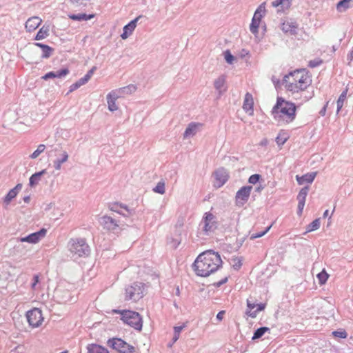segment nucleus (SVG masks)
<instances>
[{"label":"nucleus","mask_w":353,"mask_h":353,"mask_svg":"<svg viewBox=\"0 0 353 353\" xmlns=\"http://www.w3.org/2000/svg\"><path fill=\"white\" fill-rule=\"evenodd\" d=\"M221 265L222 260L219 253L207 250L197 256L193 268L198 276L205 277L217 271Z\"/></svg>","instance_id":"f257e3e1"},{"label":"nucleus","mask_w":353,"mask_h":353,"mask_svg":"<svg viewBox=\"0 0 353 353\" xmlns=\"http://www.w3.org/2000/svg\"><path fill=\"white\" fill-rule=\"evenodd\" d=\"M312 83V77L306 69H297L285 75L283 84L292 93L305 91Z\"/></svg>","instance_id":"f03ea898"},{"label":"nucleus","mask_w":353,"mask_h":353,"mask_svg":"<svg viewBox=\"0 0 353 353\" xmlns=\"http://www.w3.org/2000/svg\"><path fill=\"white\" fill-rule=\"evenodd\" d=\"M296 107L294 103L287 101L281 97H278L274 106L272 113L274 118L285 124L292 123L296 118Z\"/></svg>","instance_id":"7ed1b4c3"},{"label":"nucleus","mask_w":353,"mask_h":353,"mask_svg":"<svg viewBox=\"0 0 353 353\" xmlns=\"http://www.w3.org/2000/svg\"><path fill=\"white\" fill-rule=\"evenodd\" d=\"M114 314L121 315L123 322L137 330H141L143 326V321L141 315L132 310H113Z\"/></svg>","instance_id":"20e7f679"},{"label":"nucleus","mask_w":353,"mask_h":353,"mask_svg":"<svg viewBox=\"0 0 353 353\" xmlns=\"http://www.w3.org/2000/svg\"><path fill=\"white\" fill-rule=\"evenodd\" d=\"M144 290V283L140 282L132 283L125 289L123 294L124 301L137 302L143 296Z\"/></svg>","instance_id":"39448f33"},{"label":"nucleus","mask_w":353,"mask_h":353,"mask_svg":"<svg viewBox=\"0 0 353 353\" xmlns=\"http://www.w3.org/2000/svg\"><path fill=\"white\" fill-rule=\"evenodd\" d=\"M136 87L133 85H128L127 87L121 88L117 90H112L107 95V102L108 105V109L110 111L113 112L118 110V106L116 104V101L121 97V94L128 93V92H132L135 91Z\"/></svg>","instance_id":"423d86ee"},{"label":"nucleus","mask_w":353,"mask_h":353,"mask_svg":"<svg viewBox=\"0 0 353 353\" xmlns=\"http://www.w3.org/2000/svg\"><path fill=\"white\" fill-rule=\"evenodd\" d=\"M70 252L75 256L82 257L88 255L89 246L84 239H72L70 242Z\"/></svg>","instance_id":"0eeeda50"},{"label":"nucleus","mask_w":353,"mask_h":353,"mask_svg":"<svg viewBox=\"0 0 353 353\" xmlns=\"http://www.w3.org/2000/svg\"><path fill=\"white\" fill-rule=\"evenodd\" d=\"M266 12L265 2L262 3L255 11L252 22L250 26V30L252 33L256 34L259 32V27L261 21V19L263 17Z\"/></svg>","instance_id":"6e6552de"},{"label":"nucleus","mask_w":353,"mask_h":353,"mask_svg":"<svg viewBox=\"0 0 353 353\" xmlns=\"http://www.w3.org/2000/svg\"><path fill=\"white\" fill-rule=\"evenodd\" d=\"M108 345L112 349L117 350L120 353H132L134 352V347L123 340L118 338L109 339Z\"/></svg>","instance_id":"1a4fd4ad"},{"label":"nucleus","mask_w":353,"mask_h":353,"mask_svg":"<svg viewBox=\"0 0 353 353\" xmlns=\"http://www.w3.org/2000/svg\"><path fill=\"white\" fill-rule=\"evenodd\" d=\"M26 318L29 325L34 328L39 327L44 320L41 310L37 307L28 311Z\"/></svg>","instance_id":"9d476101"},{"label":"nucleus","mask_w":353,"mask_h":353,"mask_svg":"<svg viewBox=\"0 0 353 353\" xmlns=\"http://www.w3.org/2000/svg\"><path fill=\"white\" fill-rule=\"evenodd\" d=\"M252 189V186H244L238 190L235 196L237 205L242 206L248 201Z\"/></svg>","instance_id":"9b49d317"},{"label":"nucleus","mask_w":353,"mask_h":353,"mask_svg":"<svg viewBox=\"0 0 353 353\" xmlns=\"http://www.w3.org/2000/svg\"><path fill=\"white\" fill-rule=\"evenodd\" d=\"M266 307V303H261L259 304H255L251 303L250 301L247 300V310L245 314L247 316L254 319L256 318L258 312H261Z\"/></svg>","instance_id":"f8f14e48"},{"label":"nucleus","mask_w":353,"mask_h":353,"mask_svg":"<svg viewBox=\"0 0 353 353\" xmlns=\"http://www.w3.org/2000/svg\"><path fill=\"white\" fill-rule=\"evenodd\" d=\"M203 230L205 232H211L216 228V216L210 212H205L203 217Z\"/></svg>","instance_id":"ddd939ff"},{"label":"nucleus","mask_w":353,"mask_h":353,"mask_svg":"<svg viewBox=\"0 0 353 353\" xmlns=\"http://www.w3.org/2000/svg\"><path fill=\"white\" fill-rule=\"evenodd\" d=\"M47 230L42 228L41 230L32 233L26 237H23L20 239L21 242H28L30 243H37L41 239L44 238L46 235Z\"/></svg>","instance_id":"4468645a"},{"label":"nucleus","mask_w":353,"mask_h":353,"mask_svg":"<svg viewBox=\"0 0 353 353\" xmlns=\"http://www.w3.org/2000/svg\"><path fill=\"white\" fill-rule=\"evenodd\" d=\"M228 174L224 169H220L214 172V186L216 188L223 186L228 180Z\"/></svg>","instance_id":"2eb2a0df"},{"label":"nucleus","mask_w":353,"mask_h":353,"mask_svg":"<svg viewBox=\"0 0 353 353\" xmlns=\"http://www.w3.org/2000/svg\"><path fill=\"white\" fill-rule=\"evenodd\" d=\"M243 109L247 112L249 115H253L254 114V99L252 95L248 92L245 95Z\"/></svg>","instance_id":"dca6fc26"},{"label":"nucleus","mask_w":353,"mask_h":353,"mask_svg":"<svg viewBox=\"0 0 353 353\" xmlns=\"http://www.w3.org/2000/svg\"><path fill=\"white\" fill-rule=\"evenodd\" d=\"M101 225L108 230H114L119 227L117 222L109 216H103L101 218Z\"/></svg>","instance_id":"f3484780"},{"label":"nucleus","mask_w":353,"mask_h":353,"mask_svg":"<svg viewBox=\"0 0 353 353\" xmlns=\"http://www.w3.org/2000/svg\"><path fill=\"white\" fill-rule=\"evenodd\" d=\"M141 17V16L137 17L123 27V32L121 35L123 39H126L130 35L132 34L137 26V21Z\"/></svg>","instance_id":"a211bd4d"},{"label":"nucleus","mask_w":353,"mask_h":353,"mask_svg":"<svg viewBox=\"0 0 353 353\" xmlns=\"http://www.w3.org/2000/svg\"><path fill=\"white\" fill-rule=\"evenodd\" d=\"M298 29V24L292 21H285L281 24V30L287 34H295Z\"/></svg>","instance_id":"6ab92c4d"},{"label":"nucleus","mask_w":353,"mask_h":353,"mask_svg":"<svg viewBox=\"0 0 353 353\" xmlns=\"http://www.w3.org/2000/svg\"><path fill=\"white\" fill-rule=\"evenodd\" d=\"M42 20L39 17H32L26 23V28L28 31L35 30L41 23Z\"/></svg>","instance_id":"aec40b11"},{"label":"nucleus","mask_w":353,"mask_h":353,"mask_svg":"<svg viewBox=\"0 0 353 353\" xmlns=\"http://www.w3.org/2000/svg\"><path fill=\"white\" fill-rule=\"evenodd\" d=\"M292 4V0H274L272 6L278 8V12H285L290 9Z\"/></svg>","instance_id":"412c9836"},{"label":"nucleus","mask_w":353,"mask_h":353,"mask_svg":"<svg viewBox=\"0 0 353 353\" xmlns=\"http://www.w3.org/2000/svg\"><path fill=\"white\" fill-rule=\"evenodd\" d=\"M317 174L316 172L307 173L302 176H299V175L296 176V181L299 185H303L305 183H312L316 176Z\"/></svg>","instance_id":"4be33fe9"},{"label":"nucleus","mask_w":353,"mask_h":353,"mask_svg":"<svg viewBox=\"0 0 353 353\" xmlns=\"http://www.w3.org/2000/svg\"><path fill=\"white\" fill-rule=\"evenodd\" d=\"M87 350L88 353H109L106 347L96 343L88 344Z\"/></svg>","instance_id":"5701e85b"},{"label":"nucleus","mask_w":353,"mask_h":353,"mask_svg":"<svg viewBox=\"0 0 353 353\" xmlns=\"http://www.w3.org/2000/svg\"><path fill=\"white\" fill-rule=\"evenodd\" d=\"M21 184H17L14 188L10 190L4 198V203L8 205L10 201L17 196L19 191L21 189Z\"/></svg>","instance_id":"b1692460"},{"label":"nucleus","mask_w":353,"mask_h":353,"mask_svg":"<svg viewBox=\"0 0 353 353\" xmlns=\"http://www.w3.org/2000/svg\"><path fill=\"white\" fill-rule=\"evenodd\" d=\"M202 125L199 123H191L189 124L184 132V137H187L191 135H194L198 128Z\"/></svg>","instance_id":"393cba45"},{"label":"nucleus","mask_w":353,"mask_h":353,"mask_svg":"<svg viewBox=\"0 0 353 353\" xmlns=\"http://www.w3.org/2000/svg\"><path fill=\"white\" fill-rule=\"evenodd\" d=\"M94 14H69L68 17L74 21H87L92 19Z\"/></svg>","instance_id":"a878e982"},{"label":"nucleus","mask_w":353,"mask_h":353,"mask_svg":"<svg viewBox=\"0 0 353 353\" xmlns=\"http://www.w3.org/2000/svg\"><path fill=\"white\" fill-rule=\"evenodd\" d=\"M68 154L67 153V152L63 151L61 154V159H57L54 161V166L55 169L57 170H60L61 168L62 163L66 162L68 161Z\"/></svg>","instance_id":"bb28decb"},{"label":"nucleus","mask_w":353,"mask_h":353,"mask_svg":"<svg viewBox=\"0 0 353 353\" xmlns=\"http://www.w3.org/2000/svg\"><path fill=\"white\" fill-rule=\"evenodd\" d=\"M289 139L288 133L281 131L276 138V142L279 145H283Z\"/></svg>","instance_id":"cd10ccee"},{"label":"nucleus","mask_w":353,"mask_h":353,"mask_svg":"<svg viewBox=\"0 0 353 353\" xmlns=\"http://www.w3.org/2000/svg\"><path fill=\"white\" fill-rule=\"evenodd\" d=\"M35 46L40 47L43 50V57L44 58H48L50 56V54L52 51V48L47 45H44L40 43H36L34 44Z\"/></svg>","instance_id":"c85d7f7f"},{"label":"nucleus","mask_w":353,"mask_h":353,"mask_svg":"<svg viewBox=\"0 0 353 353\" xmlns=\"http://www.w3.org/2000/svg\"><path fill=\"white\" fill-rule=\"evenodd\" d=\"M352 0H342L337 3L336 8L339 12H345L350 8V3Z\"/></svg>","instance_id":"c756f323"},{"label":"nucleus","mask_w":353,"mask_h":353,"mask_svg":"<svg viewBox=\"0 0 353 353\" xmlns=\"http://www.w3.org/2000/svg\"><path fill=\"white\" fill-rule=\"evenodd\" d=\"M48 32H49V29L47 27L43 26L38 31V32L35 37V39L36 40H41V39L46 38L49 34Z\"/></svg>","instance_id":"7c9ffc66"},{"label":"nucleus","mask_w":353,"mask_h":353,"mask_svg":"<svg viewBox=\"0 0 353 353\" xmlns=\"http://www.w3.org/2000/svg\"><path fill=\"white\" fill-rule=\"evenodd\" d=\"M347 94V89L346 88L339 96L337 101V112H339L343 106L344 101L346 100Z\"/></svg>","instance_id":"2f4dec72"},{"label":"nucleus","mask_w":353,"mask_h":353,"mask_svg":"<svg viewBox=\"0 0 353 353\" xmlns=\"http://www.w3.org/2000/svg\"><path fill=\"white\" fill-rule=\"evenodd\" d=\"M320 225V219H316L307 225L306 232H310L314 231L319 228Z\"/></svg>","instance_id":"473e14b6"},{"label":"nucleus","mask_w":353,"mask_h":353,"mask_svg":"<svg viewBox=\"0 0 353 353\" xmlns=\"http://www.w3.org/2000/svg\"><path fill=\"white\" fill-rule=\"evenodd\" d=\"M110 209V210L118 212V213H121V212H120L121 209H124L126 211L129 212V210L127 206L120 204V203H114L111 204Z\"/></svg>","instance_id":"72a5a7b5"},{"label":"nucleus","mask_w":353,"mask_h":353,"mask_svg":"<svg viewBox=\"0 0 353 353\" xmlns=\"http://www.w3.org/2000/svg\"><path fill=\"white\" fill-rule=\"evenodd\" d=\"M319 282L321 285L325 284L329 278L328 274L325 270H323L320 273L317 274Z\"/></svg>","instance_id":"f704fd0d"},{"label":"nucleus","mask_w":353,"mask_h":353,"mask_svg":"<svg viewBox=\"0 0 353 353\" xmlns=\"http://www.w3.org/2000/svg\"><path fill=\"white\" fill-rule=\"evenodd\" d=\"M268 330H269V328L267 327H262L257 329L255 331V332L254 333L252 339L255 340V339L261 338Z\"/></svg>","instance_id":"c9c22d12"},{"label":"nucleus","mask_w":353,"mask_h":353,"mask_svg":"<svg viewBox=\"0 0 353 353\" xmlns=\"http://www.w3.org/2000/svg\"><path fill=\"white\" fill-rule=\"evenodd\" d=\"M225 83V78L223 77H220L214 81V87L216 88V90L221 92L222 89L224 88Z\"/></svg>","instance_id":"e433bc0d"},{"label":"nucleus","mask_w":353,"mask_h":353,"mask_svg":"<svg viewBox=\"0 0 353 353\" xmlns=\"http://www.w3.org/2000/svg\"><path fill=\"white\" fill-rule=\"evenodd\" d=\"M307 192H308V188L307 187H305L303 188H302L298 196H297V200L298 201H302V202H305V199H306V196L307 195Z\"/></svg>","instance_id":"4c0bfd02"},{"label":"nucleus","mask_w":353,"mask_h":353,"mask_svg":"<svg viewBox=\"0 0 353 353\" xmlns=\"http://www.w3.org/2000/svg\"><path fill=\"white\" fill-rule=\"evenodd\" d=\"M153 191L156 193H159L161 194H163L165 192V182L163 181H159L155 188L153 189Z\"/></svg>","instance_id":"58836bf2"},{"label":"nucleus","mask_w":353,"mask_h":353,"mask_svg":"<svg viewBox=\"0 0 353 353\" xmlns=\"http://www.w3.org/2000/svg\"><path fill=\"white\" fill-rule=\"evenodd\" d=\"M45 172V170H42L39 172L32 174L30 178V185H34L39 180V177Z\"/></svg>","instance_id":"ea45409f"},{"label":"nucleus","mask_w":353,"mask_h":353,"mask_svg":"<svg viewBox=\"0 0 353 353\" xmlns=\"http://www.w3.org/2000/svg\"><path fill=\"white\" fill-rule=\"evenodd\" d=\"M46 149V146L43 144H40L37 149L30 155L31 159H36L37 158L40 154H41Z\"/></svg>","instance_id":"a19ab883"},{"label":"nucleus","mask_w":353,"mask_h":353,"mask_svg":"<svg viewBox=\"0 0 353 353\" xmlns=\"http://www.w3.org/2000/svg\"><path fill=\"white\" fill-rule=\"evenodd\" d=\"M272 225H270L269 227H268L263 232H259V233H253L250 235V239L251 240H254L256 238H260L263 236H264L271 228Z\"/></svg>","instance_id":"79ce46f5"},{"label":"nucleus","mask_w":353,"mask_h":353,"mask_svg":"<svg viewBox=\"0 0 353 353\" xmlns=\"http://www.w3.org/2000/svg\"><path fill=\"white\" fill-rule=\"evenodd\" d=\"M185 325L184 324L183 325L176 326L174 327V338H173L174 342H176L179 339V336H180V332L183 329V327H185Z\"/></svg>","instance_id":"37998d69"},{"label":"nucleus","mask_w":353,"mask_h":353,"mask_svg":"<svg viewBox=\"0 0 353 353\" xmlns=\"http://www.w3.org/2000/svg\"><path fill=\"white\" fill-rule=\"evenodd\" d=\"M333 335L341 339H345L347 336V334L345 330L334 331L333 332Z\"/></svg>","instance_id":"c03bdc74"},{"label":"nucleus","mask_w":353,"mask_h":353,"mask_svg":"<svg viewBox=\"0 0 353 353\" xmlns=\"http://www.w3.org/2000/svg\"><path fill=\"white\" fill-rule=\"evenodd\" d=\"M97 70V67L96 66H93L88 72V73L83 77V79L88 82L90 79L91 77H92L94 71Z\"/></svg>","instance_id":"a18cd8bd"},{"label":"nucleus","mask_w":353,"mask_h":353,"mask_svg":"<svg viewBox=\"0 0 353 353\" xmlns=\"http://www.w3.org/2000/svg\"><path fill=\"white\" fill-rule=\"evenodd\" d=\"M69 73V70L67 68H64L61 70L60 71H58L57 72H54L55 77L61 78L63 77H65Z\"/></svg>","instance_id":"49530a36"},{"label":"nucleus","mask_w":353,"mask_h":353,"mask_svg":"<svg viewBox=\"0 0 353 353\" xmlns=\"http://www.w3.org/2000/svg\"><path fill=\"white\" fill-rule=\"evenodd\" d=\"M260 177L261 176L259 174H252L250 176L248 181L252 184H256L259 181Z\"/></svg>","instance_id":"de8ad7c7"},{"label":"nucleus","mask_w":353,"mask_h":353,"mask_svg":"<svg viewBox=\"0 0 353 353\" xmlns=\"http://www.w3.org/2000/svg\"><path fill=\"white\" fill-rule=\"evenodd\" d=\"M225 59L228 63H232L234 59V57L230 54L229 51H227L225 54Z\"/></svg>","instance_id":"09e8293b"},{"label":"nucleus","mask_w":353,"mask_h":353,"mask_svg":"<svg viewBox=\"0 0 353 353\" xmlns=\"http://www.w3.org/2000/svg\"><path fill=\"white\" fill-rule=\"evenodd\" d=\"M299 203H298V213L299 214H302V212H303V210L304 208V206H305V202H302V201H298Z\"/></svg>","instance_id":"8fccbe9b"},{"label":"nucleus","mask_w":353,"mask_h":353,"mask_svg":"<svg viewBox=\"0 0 353 353\" xmlns=\"http://www.w3.org/2000/svg\"><path fill=\"white\" fill-rule=\"evenodd\" d=\"M50 78H55L54 72H50L47 74H46L44 76L42 77V79L44 80H47Z\"/></svg>","instance_id":"3c124183"},{"label":"nucleus","mask_w":353,"mask_h":353,"mask_svg":"<svg viewBox=\"0 0 353 353\" xmlns=\"http://www.w3.org/2000/svg\"><path fill=\"white\" fill-rule=\"evenodd\" d=\"M322 63V61L319 60V61H310V63H309V65L312 68H314L316 66H318L319 65H320L321 63Z\"/></svg>","instance_id":"603ef678"},{"label":"nucleus","mask_w":353,"mask_h":353,"mask_svg":"<svg viewBox=\"0 0 353 353\" xmlns=\"http://www.w3.org/2000/svg\"><path fill=\"white\" fill-rule=\"evenodd\" d=\"M79 88V85L77 81L76 83L72 84L70 86L69 92H72L74 91L75 90L78 89Z\"/></svg>","instance_id":"864d4df0"},{"label":"nucleus","mask_w":353,"mask_h":353,"mask_svg":"<svg viewBox=\"0 0 353 353\" xmlns=\"http://www.w3.org/2000/svg\"><path fill=\"white\" fill-rule=\"evenodd\" d=\"M224 314H225V311H220V312L217 314V315H216V319H217L219 321H222V319H223Z\"/></svg>","instance_id":"5fc2aeb1"},{"label":"nucleus","mask_w":353,"mask_h":353,"mask_svg":"<svg viewBox=\"0 0 353 353\" xmlns=\"http://www.w3.org/2000/svg\"><path fill=\"white\" fill-rule=\"evenodd\" d=\"M34 283H32V288H34L35 287V285L37 284V283L39 282V276L38 275H34Z\"/></svg>","instance_id":"6e6d98bb"},{"label":"nucleus","mask_w":353,"mask_h":353,"mask_svg":"<svg viewBox=\"0 0 353 353\" xmlns=\"http://www.w3.org/2000/svg\"><path fill=\"white\" fill-rule=\"evenodd\" d=\"M77 83H78L79 87H81V85L85 84L87 82L82 77L79 81H77Z\"/></svg>","instance_id":"4d7b16f0"},{"label":"nucleus","mask_w":353,"mask_h":353,"mask_svg":"<svg viewBox=\"0 0 353 353\" xmlns=\"http://www.w3.org/2000/svg\"><path fill=\"white\" fill-rule=\"evenodd\" d=\"M227 281H228V277H225L223 280H221V281H219V282L218 283V285H222V284H223V283H226V282H227Z\"/></svg>","instance_id":"13d9d810"},{"label":"nucleus","mask_w":353,"mask_h":353,"mask_svg":"<svg viewBox=\"0 0 353 353\" xmlns=\"http://www.w3.org/2000/svg\"><path fill=\"white\" fill-rule=\"evenodd\" d=\"M349 59L351 61L353 60V50L350 52L349 54Z\"/></svg>","instance_id":"bf43d9fd"},{"label":"nucleus","mask_w":353,"mask_h":353,"mask_svg":"<svg viewBox=\"0 0 353 353\" xmlns=\"http://www.w3.org/2000/svg\"><path fill=\"white\" fill-rule=\"evenodd\" d=\"M327 215H328V210H325V211L324 212L323 216L325 217V216H327Z\"/></svg>","instance_id":"052dcab7"},{"label":"nucleus","mask_w":353,"mask_h":353,"mask_svg":"<svg viewBox=\"0 0 353 353\" xmlns=\"http://www.w3.org/2000/svg\"><path fill=\"white\" fill-rule=\"evenodd\" d=\"M77 3H82L84 0H75Z\"/></svg>","instance_id":"680f3d73"}]
</instances>
